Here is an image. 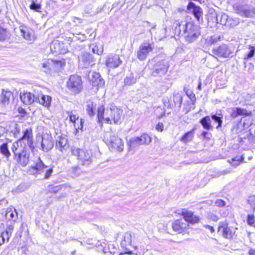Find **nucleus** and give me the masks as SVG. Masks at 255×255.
I'll return each instance as SVG.
<instances>
[{"label":"nucleus","instance_id":"obj_1","mask_svg":"<svg viewBox=\"0 0 255 255\" xmlns=\"http://www.w3.org/2000/svg\"><path fill=\"white\" fill-rule=\"evenodd\" d=\"M174 24L175 33L183 35L186 41L189 43L196 41L201 35L200 27L193 22L177 21Z\"/></svg>","mask_w":255,"mask_h":255},{"label":"nucleus","instance_id":"obj_2","mask_svg":"<svg viewBox=\"0 0 255 255\" xmlns=\"http://www.w3.org/2000/svg\"><path fill=\"white\" fill-rule=\"evenodd\" d=\"M123 111L117 107L114 104H111L109 108L105 109L103 105L99 106L97 111V117L98 122L102 123L105 121L107 124H112V121L115 124L121 123V116Z\"/></svg>","mask_w":255,"mask_h":255},{"label":"nucleus","instance_id":"obj_3","mask_svg":"<svg viewBox=\"0 0 255 255\" xmlns=\"http://www.w3.org/2000/svg\"><path fill=\"white\" fill-rule=\"evenodd\" d=\"M30 171L35 176L43 173V179H47L52 175L53 169L52 167L46 165L41 159L38 157L34 161V164L31 166Z\"/></svg>","mask_w":255,"mask_h":255},{"label":"nucleus","instance_id":"obj_4","mask_svg":"<svg viewBox=\"0 0 255 255\" xmlns=\"http://www.w3.org/2000/svg\"><path fill=\"white\" fill-rule=\"evenodd\" d=\"M71 151L73 155L77 157V159L82 165L88 166L93 162V158L91 150L72 147Z\"/></svg>","mask_w":255,"mask_h":255},{"label":"nucleus","instance_id":"obj_5","mask_svg":"<svg viewBox=\"0 0 255 255\" xmlns=\"http://www.w3.org/2000/svg\"><path fill=\"white\" fill-rule=\"evenodd\" d=\"M82 85L81 77L77 75L70 76L67 83V88L70 92L74 94H78L82 91Z\"/></svg>","mask_w":255,"mask_h":255},{"label":"nucleus","instance_id":"obj_6","mask_svg":"<svg viewBox=\"0 0 255 255\" xmlns=\"http://www.w3.org/2000/svg\"><path fill=\"white\" fill-rule=\"evenodd\" d=\"M105 140L110 148L119 151L123 150L124 145L123 140L113 134L112 133H107L105 136Z\"/></svg>","mask_w":255,"mask_h":255},{"label":"nucleus","instance_id":"obj_7","mask_svg":"<svg viewBox=\"0 0 255 255\" xmlns=\"http://www.w3.org/2000/svg\"><path fill=\"white\" fill-rule=\"evenodd\" d=\"M176 213L183 216L185 220L184 222L187 224H196L198 223L200 221V217L199 216L194 215L193 212L186 209L178 210Z\"/></svg>","mask_w":255,"mask_h":255},{"label":"nucleus","instance_id":"obj_8","mask_svg":"<svg viewBox=\"0 0 255 255\" xmlns=\"http://www.w3.org/2000/svg\"><path fill=\"white\" fill-rule=\"evenodd\" d=\"M79 65L82 68H89L95 64V59L92 55L84 52L78 56Z\"/></svg>","mask_w":255,"mask_h":255},{"label":"nucleus","instance_id":"obj_9","mask_svg":"<svg viewBox=\"0 0 255 255\" xmlns=\"http://www.w3.org/2000/svg\"><path fill=\"white\" fill-rule=\"evenodd\" d=\"M33 134L31 128H27L23 131L22 136L19 138V141L21 144L22 142L25 144V146H28L30 149L34 148L33 142Z\"/></svg>","mask_w":255,"mask_h":255},{"label":"nucleus","instance_id":"obj_10","mask_svg":"<svg viewBox=\"0 0 255 255\" xmlns=\"http://www.w3.org/2000/svg\"><path fill=\"white\" fill-rule=\"evenodd\" d=\"M153 50L151 45L148 43H142L136 51L137 58L140 61L146 59L148 54Z\"/></svg>","mask_w":255,"mask_h":255},{"label":"nucleus","instance_id":"obj_11","mask_svg":"<svg viewBox=\"0 0 255 255\" xmlns=\"http://www.w3.org/2000/svg\"><path fill=\"white\" fill-rule=\"evenodd\" d=\"M132 235L131 233L126 232L124 234L122 241L121 242V247L125 250L124 254H130L131 251L130 249L132 248ZM124 254L121 253L120 255H123Z\"/></svg>","mask_w":255,"mask_h":255},{"label":"nucleus","instance_id":"obj_12","mask_svg":"<svg viewBox=\"0 0 255 255\" xmlns=\"http://www.w3.org/2000/svg\"><path fill=\"white\" fill-rule=\"evenodd\" d=\"M213 53L219 57L228 58L232 53V51L229 46L225 44H222L219 46L214 48Z\"/></svg>","mask_w":255,"mask_h":255},{"label":"nucleus","instance_id":"obj_13","mask_svg":"<svg viewBox=\"0 0 255 255\" xmlns=\"http://www.w3.org/2000/svg\"><path fill=\"white\" fill-rule=\"evenodd\" d=\"M15 158L19 164L22 166H26L29 159V151L26 149V147H24L15 156Z\"/></svg>","mask_w":255,"mask_h":255},{"label":"nucleus","instance_id":"obj_14","mask_svg":"<svg viewBox=\"0 0 255 255\" xmlns=\"http://www.w3.org/2000/svg\"><path fill=\"white\" fill-rule=\"evenodd\" d=\"M21 35L24 39L29 43H32L35 39V35L33 30L24 25L19 26Z\"/></svg>","mask_w":255,"mask_h":255},{"label":"nucleus","instance_id":"obj_15","mask_svg":"<svg viewBox=\"0 0 255 255\" xmlns=\"http://www.w3.org/2000/svg\"><path fill=\"white\" fill-rule=\"evenodd\" d=\"M122 61L119 56L117 54H110L106 59V65L109 68H116L121 64Z\"/></svg>","mask_w":255,"mask_h":255},{"label":"nucleus","instance_id":"obj_16","mask_svg":"<svg viewBox=\"0 0 255 255\" xmlns=\"http://www.w3.org/2000/svg\"><path fill=\"white\" fill-rule=\"evenodd\" d=\"M168 68V65L166 61H159L154 65L152 74L154 76L163 75L167 72Z\"/></svg>","mask_w":255,"mask_h":255},{"label":"nucleus","instance_id":"obj_17","mask_svg":"<svg viewBox=\"0 0 255 255\" xmlns=\"http://www.w3.org/2000/svg\"><path fill=\"white\" fill-rule=\"evenodd\" d=\"M50 50L53 53L64 54L68 51L67 48L63 42L57 40L52 41L50 44Z\"/></svg>","mask_w":255,"mask_h":255},{"label":"nucleus","instance_id":"obj_18","mask_svg":"<svg viewBox=\"0 0 255 255\" xmlns=\"http://www.w3.org/2000/svg\"><path fill=\"white\" fill-rule=\"evenodd\" d=\"M14 230V224L7 225L5 231L0 233V246L8 242Z\"/></svg>","mask_w":255,"mask_h":255},{"label":"nucleus","instance_id":"obj_19","mask_svg":"<svg viewBox=\"0 0 255 255\" xmlns=\"http://www.w3.org/2000/svg\"><path fill=\"white\" fill-rule=\"evenodd\" d=\"M65 64V60L62 59L60 60H53L48 59L45 60L42 63V67L45 70L52 68L53 66L56 68H60L64 66Z\"/></svg>","mask_w":255,"mask_h":255},{"label":"nucleus","instance_id":"obj_20","mask_svg":"<svg viewBox=\"0 0 255 255\" xmlns=\"http://www.w3.org/2000/svg\"><path fill=\"white\" fill-rule=\"evenodd\" d=\"M218 232L226 239H231L234 235V232L232 231L230 228L228 227V224L225 222L220 223Z\"/></svg>","mask_w":255,"mask_h":255},{"label":"nucleus","instance_id":"obj_21","mask_svg":"<svg viewBox=\"0 0 255 255\" xmlns=\"http://www.w3.org/2000/svg\"><path fill=\"white\" fill-rule=\"evenodd\" d=\"M41 146L42 150L44 152H47L53 147V143L52 137L48 135H44L41 137Z\"/></svg>","mask_w":255,"mask_h":255},{"label":"nucleus","instance_id":"obj_22","mask_svg":"<svg viewBox=\"0 0 255 255\" xmlns=\"http://www.w3.org/2000/svg\"><path fill=\"white\" fill-rule=\"evenodd\" d=\"M216 19L218 22H220L222 25L227 26L233 27L237 24V21H234V24H232L231 21H233V19L229 17L225 13L218 14L216 16Z\"/></svg>","mask_w":255,"mask_h":255},{"label":"nucleus","instance_id":"obj_23","mask_svg":"<svg viewBox=\"0 0 255 255\" xmlns=\"http://www.w3.org/2000/svg\"><path fill=\"white\" fill-rule=\"evenodd\" d=\"M189 226L188 224L184 222L182 219L175 220L172 224L173 230L176 232L181 233L184 232Z\"/></svg>","mask_w":255,"mask_h":255},{"label":"nucleus","instance_id":"obj_24","mask_svg":"<svg viewBox=\"0 0 255 255\" xmlns=\"http://www.w3.org/2000/svg\"><path fill=\"white\" fill-rule=\"evenodd\" d=\"M20 99L23 104L30 105L36 101V95L29 92H23L20 93Z\"/></svg>","mask_w":255,"mask_h":255},{"label":"nucleus","instance_id":"obj_25","mask_svg":"<svg viewBox=\"0 0 255 255\" xmlns=\"http://www.w3.org/2000/svg\"><path fill=\"white\" fill-rule=\"evenodd\" d=\"M90 80L93 86L96 87L97 89L102 87L105 85L104 80L98 72H93Z\"/></svg>","mask_w":255,"mask_h":255},{"label":"nucleus","instance_id":"obj_26","mask_svg":"<svg viewBox=\"0 0 255 255\" xmlns=\"http://www.w3.org/2000/svg\"><path fill=\"white\" fill-rule=\"evenodd\" d=\"M67 138L60 136L57 140L55 144V147L57 149L59 150L61 152H65L68 148L69 145L67 144Z\"/></svg>","mask_w":255,"mask_h":255},{"label":"nucleus","instance_id":"obj_27","mask_svg":"<svg viewBox=\"0 0 255 255\" xmlns=\"http://www.w3.org/2000/svg\"><path fill=\"white\" fill-rule=\"evenodd\" d=\"M51 97L48 95H45L41 94L36 95V101L35 102L42 105L45 107H49L51 103Z\"/></svg>","mask_w":255,"mask_h":255},{"label":"nucleus","instance_id":"obj_28","mask_svg":"<svg viewBox=\"0 0 255 255\" xmlns=\"http://www.w3.org/2000/svg\"><path fill=\"white\" fill-rule=\"evenodd\" d=\"M238 12L242 16L246 17L253 16L255 14L253 8L248 6H242L237 9Z\"/></svg>","mask_w":255,"mask_h":255},{"label":"nucleus","instance_id":"obj_29","mask_svg":"<svg viewBox=\"0 0 255 255\" xmlns=\"http://www.w3.org/2000/svg\"><path fill=\"white\" fill-rule=\"evenodd\" d=\"M188 9L192 12L196 18L199 20L202 14L201 8L194 3L190 2L188 5Z\"/></svg>","mask_w":255,"mask_h":255},{"label":"nucleus","instance_id":"obj_30","mask_svg":"<svg viewBox=\"0 0 255 255\" xmlns=\"http://www.w3.org/2000/svg\"><path fill=\"white\" fill-rule=\"evenodd\" d=\"M89 48L93 53L101 55L103 53V45L99 43H93L89 45Z\"/></svg>","mask_w":255,"mask_h":255},{"label":"nucleus","instance_id":"obj_31","mask_svg":"<svg viewBox=\"0 0 255 255\" xmlns=\"http://www.w3.org/2000/svg\"><path fill=\"white\" fill-rule=\"evenodd\" d=\"M5 216L7 220L15 222L17 219V213L15 208H9L6 211Z\"/></svg>","mask_w":255,"mask_h":255},{"label":"nucleus","instance_id":"obj_32","mask_svg":"<svg viewBox=\"0 0 255 255\" xmlns=\"http://www.w3.org/2000/svg\"><path fill=\"white\" fill-rule=\"evenodd\" d=\"M232 111L231 115L233 118H236L239 116H248L249 115L246 109L241 108H234L232 109Z\"/></svg>","mask_w":255,"mask_h":255},{"label":"nucleus","instance_id":"obj_33","mask_svg":"<svg viewBox=\"0 0 255 255\" xmlns=\"http://www.w3.org/2000/svg\"><path fill=\"white\" fill-rule=\"evenodd\" d=\"M200 123L205 129L212 130L213 128L211 125V120L210 116H207L202 118Z\"/></svg>","mask_w":255,"mask_h":255},{"label":"nucleus","instance_id":"obj_34","mask_svg":"<svg viewBox=\"0 0 255 255\" xmlns=\"http://www.w3.org/2000/svg\"><path fill=\"white\" fill-rule=\"evenodd\" d=\"M128 144L129 150H135L137 149L141 145L139 143L138 136L133 137L130 138Z\"/></svg>","mask_w":255,"mask_h":255},{"label":"nucleus","instance_id":"obj_35","mask_svg":"<svg viewBox=\"0 0 255 255\" xmlns=\"http://www.w3.org/2000/svg\"><path fill=\"white\" fill-rule=\"evenodd\" d=\"M195 134V129H192L186 132L180 138V141L184 143L190 142L192 140Z\"/></svg>","mask_w":255,"mask_h":255},{"label":"nucleus","instance_id":"obj_36","mask_svg":"<svg viewBox=\"0 0 255 255\" xmlns=\"http://www.w3.org/2000/svg\"><path fill=\"white\" fill-rule=\"evenodd\" d=\"M96 107V105L94 104L92 101L89 100L87 102L86 111L89 116L92 117L95 115V110Z\"/></svg>","mask_w":255,"mask_h":255},{"label":"nucleus","instance_id":"obj_37","mask_svg":"<svg viewBox=\"0 0 255 255\" xmlns=\"http://www.w3.org/2000/svg\"><path fill=\"white\" fill-rule=\"evenodd\" d=\"M139 143L142 145H148L151 141L150 136L147 133H144L140 136H138Z\"/></svg>","mask_w":255,"mask_h":255},{"label":"nucleus","instance_id":"obj_38","mask_svg":"<svg viewBox=\"0 0 255 255\" xmlns=\"http://www.w3.org/2000/svg\"><path fill=\"white\" fill-rule=\"evenodd\" d=\"M11 95L12 94L9 91L3 90L0 97L2 103L4 104L8 103Z\"/></svg>","mask_w":255,"mask_h":255},{"label":"nucleus","instance_id":"obj_39","mask_svg":"<svg viewBox=\"0 0 255 255\" xmlns=\"http://www.w3.org/2000/svg\"><path fill=\"white\" fill-rule=\"evenodd\" d=\"M212 120L218 124L216 128H218L222 127L223 116L221 114H212L211 116Z\"/></svg>","mask_w":255,"mask_h":255},{"label":"nucleus","instance_id":"obj_40","mask_svg":"<svg viewBox=\"0 0 255 255\" xmlns=\"http://www.w3.org/2000/svg\"><path fill=\"white\" fill-rule=\"evenodd\" d=\"M0 152L7 158L10 156L7 143H3L0 146Z\"/></svg>","mask_w":255,"mask_h":255},{"label":"nucleus","instance_id":"obj_41","mask_svg":"<svg viewBox=\"0 0 255 255\" xmlns=\"http://www.w3.org/2000/svg\"><path fill=\"white\" fill-rule=\"evenodd\" d=\"M173 102L176 106H181L182 102V95L181 93L177 92L173 94Z\"/></svg>","mask_w":255,"mask_h":255},{"label":"nucleus","instance_id":"obj_42","mask_svg":"<svg viewBox=\"0 0 255 255\" xmlns=\"http://www.w3.org/2000/svg\"><path fill=\"white\" fill-rule=\"evenodd\" d=\"M136 81V79L131 74L129 76H127L124 79V84L125 85L130 86L134 84Z\"/></svg>","mask_w":255,"mask_h":255},{"label":"nucleus","instance_id":"obj_43","mask_svg":"<svg viewBox=\"0 0 255 255\" xmlns=\"http://www.w3.org/2000/svg\"><path fill=\"white\" fill-rule=\"evenodd\" d=\"M19 143H20L19 140L17 141H14L11 147V149L14 153V156H15L17 153H18V152L22 149L21 148H19Z\"/></svg>","mask_w":255,"mask_h":255},{"label":"nucleus","instance_id":"obj_44","mask_svg":"<svg viewBox=\"0 0 255 255\" xmlns=\"http://www.w3.org/2000/svg\"><path fill=\"white\" fill-rule=\"evenodd\" d=\"M67 113L69 116L70 121L73 124L74 127H76V121L78 120V116L75 115L73 111H69Z\"/></svg>","mask_w":255,"mask_h":255},{"label":"nucleus","instance_id":"obj_45","mask_svg":"<svg viewBox=\"0 0 255 255\" xmlns=\"http://www.w3.org/2000/svg\"><path fill=\"white\" fill-rule=\"evenodd\" d=\"M244 159L243 155L241 156H236L232 159L233 162L231 163V165L234 167H236L239 165L241 162H242Z\"/></svg>","mask_w":255,"mask_h":255},{"label":"nucleus","instance_id":"obj_46","mask_svg":"<svg viewBox=\"0 0 255 255\" xmlns=\"http://www.w3.org/2000/svg\"><path fill=\"white\" fill-rule=\"evenodd\" d=\"M250 51L244 57V59L245 61L252 58L255 53V47L250 45Z\"/></svg>","mask_w":255,"mask_h":255},{"label":"nucleus","instance_id":"obj_47","mask_svg":"<svg viewBox=\"0 0 255 255\" xmlns=\"http://www.w3.org/2000/svg\"><path fill=\"white\" fill-rule=\"evenodd\" d=\"M220 40V36L216 35L210 36L209 39H207L208 43L210 44H213Z\"/></svg>","mask_w":255,"mask_h":255},{"label":"nucleus","instance_id":"obj_48","mask_svg":"<svg viewBox=\"0 0 255 255\" xmlns=\"http://www.w3.org/2000/svg\"><path fill=\"white\" fill-rule=\"evenodd\" d=\"M8 37L6 29L0 26V41H3Z\"/></svg>","mask_w":255,"mask_h":255},{"label":"nucleus","instance_id":"obj_49","mask_svg":"<svg viewBox=\"0 0 255 255\" xmlns=\"http://www.w3.org/2000/svg\"><path fill=\"white\" fill-rule=\"evenodd\" d=\"M20 129L17 124L14 125L13 129L11 130V132L14 137H18L20 135Z\"/></svg>","mask_w":255,"mask_h":255},{"label":"nucleus","instance_id":"obj_50","mask_svg":"<svg viewBox=\"0 0 255 255\" xmlns=\"http://www.w3.org/2000/svg\"><path fill=\"white\" fill-rule=\"evenodd\" d=\"M85 38L86 36L83 34L79 33L73 34V39L74 40L83 41L85 40Z\"/></svg>","mask_w":255,"mask_h":255},{"label":"nucleus","instance_id":"obj_51","mask_svg":"<svg viewBox=\"0 0 255 255\" xmlns=\"http://www.w3.org/2000/svg\"><path fill=\"white\" fill-rule=\"evenodd\" d=\"M248 202L254 211L255 209V196H250L248 199Z\"/></svg>","mask_w":255,"mask_h":255},{"label":"nucleus","instance_id":"obj_52","mask_svg":"<svg viewBox=\"0 0 255 255\" xmlns=\"http://www.w3.org/2000/svg\"><path fill=\"white\" fill-rule=\"evenodd\" d=\"M247 223L250 226L255 227V218L254 215H248L247 217Z\"/></svg>","mask_w":255,"mask_h":255},{"label":"nucleus","instance_id":"obj_53","mask_svg":"<svg viewBox=\"0 0 255 255\" xmlns=\"http://www.w3.org/2000/svg\"><path fill=\"white\" fill-rule=\"evenodd\" d=\"M187 96L191 100L192 104L194 105L196 102V97L195 94L192 91H187L186 92Z\"/></svg>","mask_w":255,"mask_h":255},{"label":"nucleus","instance_id":"obj_54","mask_svg":"<svg viewBox=\"0 0 255 255\" xmlns=\"http://www.w3.org/2000/svg\"><path fill=\"white\" fill-rule=\"evenodd\" d=\"M30 8L31 9L34 10L36 11H39V10L41 9V6L40 4L36 3L34 2H33L30 6Z\"/></svg>","mask_w":255,"mask_h":255},{"label":"nucleus","instance_id":"obj_55","mask_svg":"<svg viewBox=\"0 0 255 255\" xmlns=\"http://www.w3.org/2000/svg\"><path fill=\"white\" fill-rule=\"evenodd\" d=\"M244 63L245 67L248 68V70L249 72H252L254 70V66L253 63H249L248 64H247V62L246 61H244Z\"/></svg>","mask_w":255,"mask_h":255},{"label":"nucleus","instance_id":"obj_56","mask_svg":"<svg viewBox=\"0 0 255 255\" xmlns=\"http://www.w3.org/2000/svg\"><path fill=\"white\" fill-rule=\"evenodd\" d=\"M215 205L218 207H222L225 206V202L222 199H218L215 203Z\"/></svg>","mask_w":255,"mask_h":255},{"label":"nucleus","instance_id":"obj_57","mask_svg":"<svg viewBox=\"0 0 255 255\" xmlns=\"http://www.w3.org/2000/svg\"><path fill=\"white\" fill-rule=\"evenodd\" d=\"M84 121L85 120L84 119H81L80 121V125H78L77 126L76 125V127L75 128H76V131H78V129H80L81 130H83V124L84 123Z\"/></svg>","mask_w":255,"mask_h":255},{"label":"nucleus","instance_id":"obj_58","mask_svg":"<svg viewBox=\"0 0 255 255\" xmlns=\"http://www.w3.org/2000/svg\"><path fill=\"white\" fill-rule=\"evenodd\" d=\"M163 103L164 105V107L167 108H170L171 105L169 102V100L167 98H165L163 99Z\"/></svg>","mask_w":255,"mask_h":255},{"label":"nucleus","instance_id":"obj_59","mask_svg":"<svg viewBox=\"0 0 255 255\" xmlns=\"http://www.w3.org/2000/svg\"><path fill=\"white\" fill-rule=\"evenodd\" d=\"M72 21L73 22L75 23V25H77L80 23H81L82 22L83 20L77 17H73Z\"/></svg>","mask_w":255,"mask_h":255},{"label":"nucleus","instance_id":"obj_60","mask_svg":"<svg viewBox=\"0 0 255 255\" xmlns=\"http://www.w3.org/2000/svg\"><path fill=\"white\" fill-rule=\"evenodd\" d=\"M163 125L161 123H158L156 126V129L159 131H162L163 130Z\"/></svg>","mask_w":255,"mask_h":255},{"label":"nucleus","instance_id":"obj_61","mask_svg":"<svg viewBox=\"0 0 255 255\" xmlns=\"http://www.w3.org/2000/svg\"><path fill=\"white\" fill-rule=\"evenodd\" d=\"M204 227L206 229H208L209 230L211 233H213L215 232V230L213 228V227L212 226H211L210 225H204Z\"/></svg>","mask_w":255,"mask_h":255},{"label":"nucleus","instance_id":"obj_62","mask_svg":"<svg viewBox=\"0 0 255 255\" xmlns=\"http://www.w3.org/2000/svg\"><path fill=\"white\" fill-rule=\"evenodd\" d=\"M249 254L250 255H255V250L250 249Z\"/></svg>","mask_w":255,"mask_h":255},{"label":"nucleus","instance_id":"obj_63","mask_svg":"<svg viewBox=\"0 0 255 255\" xmlns=\"http://www.w3.org/2000/svg\"><path fill=\"white\" fill-rule=\"evenodd\" d=\"M18 112L19 113L22 114H25L26 113L25 110L22 108L19 109Z\"/></svg>","mask_w":255,"mask_h":255},{"label":"nucleus","instance_id":"obj_64","mask_svg":"<svg viewBox=\"0 0 255 255\" xmlns=\"http://www.w3.org/2000/svg\"><path fill=\"white\" fill-rule=\"evenodd\" d=\"M211 218L212 219V220L214 221H217L218 220V217L217 216H216V215H213V216L211 217Z\"/></svg>","mask_w":255,"mask_h":255}]
</instances>
